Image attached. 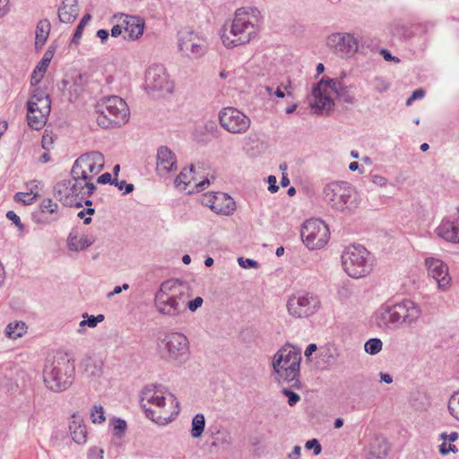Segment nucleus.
I'll list each match as a JSON object with an SVG mask.
<instances>
[{
    "instance_id": "obj_1",
    "label": "nucleus",
    "mask_w": 459,
    "mask_h": 459,
    "mask_svg": "<svg viewBox=\"0 0 459 459\" xmlns=\"http://www.w3.org/2000/svg\"><path fill=\"white\" fill-rule=\"evenodd\" d=\"M187 289L179 280L165 281L154 296L157 311L164 316H177L186 311Z\"/></svg>"
},
{
    "instance_id": "obj_2",
    "label": "nucleus",
    "mask_w": 459,
    "mask_h": 459,
    "mask_svg": "<svg viewBox=\"0 0 459 459\" xmlns=\"http://www.w3.org/2000/svg\"><path fill=\"white\" fill-rule=\"evenodd\" d=\"M74 369V361L67 353L56 352L46 359L43 370L46 386L54 392L67 389L73 383Z\"/></svg>"
},
{
    "instance_id": "obj_3",
    "label": "nucleus",
    "mask_w": 459,
    "mask_h": 459,
    "mask_svg": "<svg viewBox=\"0 0 459 459\" xmlns=\"http://www.w3.org/2000/svg\"><path fill=\"white\" fill-rule=\"evenodd\" d=\"M420 307L410 299L392 306L383 307L377 314V324L379 327L396 330L402 325H411L421 316Z\"/></svg>"
},
{
    "instance_id": "obj_4",
    "label": "nucleus",
    "mask_w": 459,
    "mask_h": 459,
    "mask_svg": "<svg viewBox=\"0 0 459 459\" xmlns=\"http://www.w3.org/2000/svg\"><path fill=\"white\" fill-rule=\"evenodd\" d=\"M301 350L290 344L281 347L274 355L273 367L280 379L287 382L290 387L299 388Z\"/></svg>"
},
{
    "instance_id": "obj_5",
    "label": "nucleus",
    "mask_w": 459,
    "mask_h": 459,
    "mask_svg": "<svg viewBox=\"0 0 459 459\" xmlns=\"http://www.w3.org/2000/svg\"><path fill=\"white\" fill-rule=\"evenodd\" d=\"M96 122L101 128L120 127L129 120V108L126 102L118 96L102 98L96 105Z\"/></svg>"
},
{
    "instance_id": "obj_6",
    "label": "nucleus",
    "mask_w": 459,
    "mask_h": 459,
    "mask_svg": "<svg viewBox=\"0 0 459 459\" xmlns=\"http://www.w3.org/2000/svg\"><path fill=\"white\" fill-rule=\"evenodd\" d=\"M258 31L257 26L249 21L247 13L240 9L236 11L232 22L225 23L221 30V38L227 48L248 43Z\"/></svg>"
},
{
    "instance_id": "obj_7",
    "label": "nucleus",
    "mask_w": 459,
    "mask_h": 459,
    "mask_svg": "<svg viewBox=\"0 0 459 459\" xmlns=\"http://www.w3.org/2000/svg\"><path fill=\"white\" fill-rule=\"evenodd\" d=\"M323 199L333 210L340 212L354 210L359 204L358 193L345 181L326 184L323 189Z\"/></svg>"
},
{
    "instance_id": "obj_8",
    "label": "nucleus",
    "mask_w": 459,
    "mask_h": 459,
    "mask_svg": "<svg viewBox=\"0 0 459 459\" xmlns=\"http://www.w3.org/2000/svg\"><path fill=\"white\" fill-rule=\"evenodd\" d=\"M342 264L349 276L358 279L367 276L372 271L373 257L363 246L351 245L342 255Z\"/></svg>"
},
{
    "instance_id": "obj_9",
    "label": "nucleus",
    "mask_w": 459,
    "mask_h": 459,
    "mask_svg": "<svg viewBox=\"0 0 459 459\" xmlns=\"http://www.w3.org/2000/svg\"><path fill=\"white\" fill-rule=\"evenodd\" d=\"M189 355V341L185 334L172 332L164 335L160 346V356L164 360L181 366L188 360Z\"/></svg>"
},
{
    "instance_id": "obj_10",
    "label": "nucleus",
    "mask_w": 459,
    "mask_h": 459,
    "mask_svg": "<svg viewBox=\"0 0 459 459\" xmlns=\"http://www.w3.org/2000/svg\"><path fill=\"white\" fill-rule=\"evenodd\" d=\"M104 156L101 152L93 151L82 154L74 161L71 176L74 178H81L83 181L91 180L104 168Z\"/></svg>"
},
{
    "instance_id": "obj_11",
    "label": "nucleus",
    "mask_w": 459,
    "mask_h": 459,
    "mask_svg": "<svg viewBox=\"0 0 459 459\" xmlns=\"http://www.w3.org/2000/svg\"><path fill=\"white\" fill-rule=\"evenodd\" d=\"M300 236L303 243L309 249H319L328 242L330 231L323 221L308 220L303 224Z\"/></svg>"
},
{
    "instance_id": "obj_12",
    "label": "nucleus",
    "mask_w": 459,
    "mask_h": 459,
    "mask_svg": "<svg viewBox=\"0 0 459 459\" xmlns=\"http://www.w3.org/2000/svg\"><path fill=\"white\" fill-rule=\"evenodd\" d=\"M287 308L289 314L296 318L308 317L320 308V300L311 293H298L290 297Z\"/></svg>"
},
{
    "instance_id": "obj_13",
    "label": "nucleus",
    "mask_w": 459,
    "mask_h": 459,
    "mask_svg": "<svg viewBox=\"0 0 459 459\" xmlns=\"http://www.w3.org/2000/svg\"><path fill=\"white\" fill-rule=\"evenodd\" d=\"M145 89L149 93H170L173 84L169 79L166 68L161 65H152L145 74Z\"/></svg>"
},
{
    "instance_id": "obj_14",
    "label": "nucleus",
    "mask_w": 459,
    "mask_h": 459,
    "mask_svg": "<svg viewBox=\"0 0 459 459\" xmlns=\"http://www.w3.org/2000/svg\"><path fill=\"white\" fill-rule=\"evenodd\" d=\"M220 125L231 134H243L250 126V119L238 109L227 107L219 113Z\"/></svg>"
},
{
    "instance_id": "obj_15",
    "label": "nucleus",
    "mask_w": 459,
    "mask_h": 459,
    "mask_svg": "<svg viewBox=\"0 0 459 459\" xmlns=\"http://www.w3.org/2000/svg\"><path fill=\"white\" fill-rule=\"evenodd\" d=\"M178 48L183 55L192 58H199L207 50L204 39L191 30L181 31L178 36Z\"/></svg>"
},
{
    "instance_id": "obj_16",
    "label": "nucleus",
    "mask_w": 459,
    "mask_h": 459,
    "mask_svg": "<svg viewBox=\"0 0 459 459\" xmlns=\"http://www.w3.org/2000/svg\"><path fill=\"white\" fill-rule=\"evenodd\" d=\"M327 46L341 57H348L358 51V41L350 33L336 32L328 36Z\"/></svg>"
},
{
    "instance_id": "obj_17",
    "label": "nucleus",
    "mask_w": 459,
    "mask_h": 459,
    "mask_svg": "<svg viewBox=\"0 0 459 459\" xmlns=\"http://www.w3.org/2000/svg\"><path fill=\"white\" fill-rule=\"evenodd\" d=\"M76 191V186H72L71 180H63L55 186L54 195L65 206L80 208L82 206V204L77 198Z\"/></svg>"
},
{
    "instance_id": "obj_18",
    "label": "nucleus",
    "mask_w": 459,
    "mask_h": 459,
    "mask_svg": "<svg viewBox=\"0 0 459 459\" xmlns=\"http://www.w3.org/2000/svg\"><path fill=\"white\" fill-rule=\"evenodd\" d=\"M177 398L162 385L149 384L144 385L139 393L140 402H165L174 401Z\"/></svg>"
},
{
    "instance_id": "obj_19",
    "label": "nucleus",
    "mask_w": 459,
    "mask_h": 459,
    "mask_svg": "<svg viewBox=\"0 0 459 459\" xmlns=\"http://www.w3.org/2000/svg\"><path fill=\"white\" fill-rule=\"evenodd\" d=\"M426 265L429 274L437 281L438 288L445 290L450 282L446 264L438 259L430 257L426 259Z\"/></svg>"
},
{
    "instance_id": "obj_20",
    "label": "nucleus",
    "mask_w": 459,
    "mask_h": 459,
    "mask_svg": "<svg viewBox=\"0 0 459 459\" xmlns=\"http://www.w3.org/2000/svg\"><path fill=\"white\" fill-rule=\"evenodd\" d=\"M209 203L210 208L218 214L230 215L236 210L234 200L225 193H216Z\"/></svg>"
},
{
    "instance_id": "obj_21",
    "label": "nucleus",
    "mask_w": 459,
    "mask_h": 459,
    "mask_svg": "<svg viewBox=\"0 0 459 459\" xmlns=\"http://www.w3.org/2000/svg\"><path fill=\"white\" fill-rule=\"evenodd\" d=\"M177 169L175 154L167 146H160L157 152V170L160 174H167Z\"/></svg>"
},
{
    "instance_id": "obj_22",
    "label": "nucleus",
    "mask_w": 459,
    "mask_h": 459,
    "mask_svg": "<svg viewBox=\"0 0 459 459\" xmlns=\"http://www.w3.org/2000/svg\"><path fill=\"white\" fill-rule=\"evenodd\" d=\"M56 48L50 46L48 50L44 53L43 57L38 63L36 67L34 68L32 74L30 76V84L31 86L38 85L42 78L44 77L47 69L54 56Z\"/></svg>"
},
{
    "instance_id": "obj_23",
    "label": "nucleus",
    "mask_w": 459,
    "mask_h": 459,
    "mask_svg": "<svg viewBox=\"0 0 459 459\" xmlns=\"http://www.w3.org/2000/svg\"><path fill=\"white\" fill-rule=\"evenodd\" d=\"M437 235L446 241L459 243V219L456 222L443 220L437 228Z\"/></svg>"
},
{
    "instance_id": "obj_24",
    "label": "nucleus",
    "mask_w": 459,
    "mask_h": 459,
    "mask_svg": "<svg viewBox=\"0 0 459 459\" xmlns=\"http://www.w3.org/2000/svg\"><path fill=\"white\" fill-rule=\"evenodd\" d=\"M120 16L123 18L124 29L128 32L130 39H136L143 35L144 29L143 20L136 16L125 15L123 13H121Z\"/></svg>"
},
{
    "instance_id": "obj_25",
    "label": "nucleus",
    "mask_w": 459,
    "mask_h": 459,
    "mask_svg": "<svg viewBox=\"0 0 459 459\" xmlns=\"http://www.w3.org/2000/svg\"><path fill=\"white\" fill-rule=\"evenodd\" d=\"M78 14V0H64L58 8V19L64 23H72Z\"/></svg>"
},
{
    "instance_id": "obj_26",
    "label": "nucleus",
    "mask_w": 459,
    "mask_h": 459,
    "mask_svg": "<svg viewBox=\"0 0 459 459\" xmlns=\"http://www.w3.org/2000/svg\"><path fill=\"white\" fill-rule=\"evenodd\" d=\"M69 429L73 440L77 444H83L87 439L86 426L78 414L72 415V421L69 424Z\"/></svg>"
},
{
    "instance_id": "obj_27",
    "label": "nucleus",
    "mask_w": 459,
    "mask_h": 459,
    "mask_svg": "<svg viewBox=\"0 0 459 459\" xmlns=\"http://www.w3.org/2000/svg\"><path fill=\"white\" fill-rule=\"evenodd\" d=\"M34 105L36 103L27 102L28 125L34 130H39L45 126L48 116L38 111V107H34Z\"/></svg>"
},
{
    "instance_id": "obj_28",
    "label": "nucleus",
    "mask_w": 459,
    "mask_h": 459,
    "mask_svg": "<svg viewBox=\"0 0 459 459\" xmlns=\"http://www.w3.org/2000/svg\"><path fill=\"white\" fill-rule=\"evenodd\" d=\"M89 83V75L86 74H78L73 77V82L69 88V101H75L85 91Z\"/></svg>"
},
{
    "instance_id": "obj_29",
    "label": "nucleus",
    "mask_w": 459,
    "mask_h": 459,
    "mask_svg": "<svg viewBox=\"0 0 459 459\" xmlns=\"http://www.w3.org/2000/svg\"><path fill=\"white\" fill-rule=\"evenodd\" d=\"M152 404L154 405V409L147 408L146 405L143 404L145 415L152 421L157 423L158 425H166L174 420L175 417L173 413H170L169 416H161V410L166 405V403Z\"/></svg>"
},
{
    "instance_id": "obj_30",
    "label": "nucleus",
    "mask_w": 459,
    "mask_h": 459,
    "mask_svg": "<svg viewBox=\"0 0 459 459\" xmlns=\"http://www.w3.org/2000/svg\"><path fill=\"white\" fill-rule=\"evenodd\" d=\"M103 364V360L95 355L86 356L82 361L85 373L95 377H100L102 375Z\"/></svg>"
},
{
    "instance_id": "obj_31",
    "label": "nucleus",
    "mask_w": 459,
    "mask_h": 459,
    "mask_svg": "<svg viewBox=\"0 0 459 459\" xmlns=\"http://www.w3.org/2000/svg\"><path fill=\"white\" fill-rule=\"evenodd\" d=\"M93 242L94 239L92 238L84 235L79 238L78 231L75 230H73L67 238V246L72 251L83 250L91 246Z\"/></svg>"
},
{
    "instance_id": "obj_32",
    "label": "nucleus",
    "mask_w": 459,
    "mask_h": 459,
    "mask_svg": "<svg viewBox=\"0 0 459 459\" xmlns=\"http://www.w3.org/2000/svg\"><path fill=\"white\" fill-rule=\"evenodd\" d=\"M314 101L310 102V107L315 109L316 114L321 113L325 110L327 113L332 110L334 103L330 96L325 91H321L320 95L312 94Z\"/></svg>"
},
{
    "instance_id": "obj_33",
    "label": "nucleus",
    "mask_w": 459,
    "mask_h": 459,
    "mask_svg": "<svg viewBox=\"0 0 459 459\" xmlns=\"http://www.w3.org/2000/svg\"><path fill=\"white\" fill-rule=\"evenodd\" d=\"M50 22L48 20H40L36 27L35 48L38 50L43 47L50 32Z\"/></svg>"
},
{
    "instance_id": "obj_34",
    "label": "nucleus",
    "mask_w": 459,
    "mask_h": 459,
    "mask_svg": "<svg viewBox=\"0 0 459 459\" xmlns=\"http://www.w3.org/2000/svg\"><path fill=\"white\" fill-rule=\"evenodd\" d=\"M27 331V325L22 321L10 323L5 328V334L11 339L22 337Z\"/></svg>"
},
{
    "instance_id": "obj_35",
    "label": "nucleus",
    "mask_w": 459,
    "mask_h": 459,
    "mask_svg": "<svg viewBox=\"0 0 459 459\" xmlns=\"http://www.w3.org/2000/svg\"><path fill=\"white\" fill-rule=\"evenodd\" d=\"M195 167L191 165L189 168H185L175 179L176 186H182V189L186 190V186L194 180Z\"/></svg>"
},
{
    "instance_id": "obj_36",
    "label": "nucleus",
    "mask_w": 459,
    "mask_h": 459,
    "mask_svg": "<svg viewBox=\"0 0 459 459\" xmlns=\"http://www.w3.org/2000/svg\"><path fill=\"white\" fill-rule=\"evenodd\" d=\"M341 85V82L335 79H331L329 77L324 76L316 84L313 86L312 94H316L317 96L321 94L322 86H326L331 89L333 92L337 91L338 86Z\"/></svg>"
},
{
    "instance_id": "obj_37",
    "label": "nucleus",
    "mask_w": 459,
    "mask_h": 459,
    "mask_svg": "<svg viewBox=\"0 0 459 459\" xmlns=\"http://www.w3.org/2000/svg\"><path fill=\"white\" fill-rule=\"evenodd\" d=\"M205 427V419L204 414L197 413L192 420L191 424V436L194 438H198L202 436Z\"/></svg>"
},
{
    "instance_id": "obj_38",
    "label": "nucleus",
    "mask_w": 459,
    "mask_h": 459,
    "mask_svg": "<svg viewBox=\"0 0 459 459\" xmlns=\"http://www.w3.org/2000/svg\"><path fill=\"white\" fill-rule=\"evenodd\" d=\"M110 426L113 428V436L117 438H122L127 429V423L121 418L113 417L109 420Z\"/></svg>"
},
{
    "instance_id": "obj_39",
    "label": "nucleus",
    "mask_w": 459,
    "mask_h": 459,
    "mask_svg": "<svg viewBox=\"0 0 459 459\" xmlns=\"http://www.w3.org/2000/svg\"><path fill=\"white\" fill-rule=\"evenodd\" d=\"M383 342L378 338H371L365 342V351L370 355H376L382 350Z\"/></svg>"
},
{
    "instance_id": "obj_40",
    "label": "nucleus",
    "mask_w": 459,
    "mask_h": 459,
    "mask_svg": "<svg viewBox=\"0 0 459 459\" xmlns=\"http://www.w3.org/2000/svg\"><path fill=\"white\" fill-rule=\"evenodd\" d=\"M336 99L342 102L352 104L354 102V96L350 92L348 87L340 85L338 86L337 91L334 92Z\"/></svg>"
},
{
    "instance_id": "obj_41",
    "label": "nucleus",
    "mask_w": 459,
    "mask_h": 459,
    "mask_svg": "<svg viewBox=\"0 0 459 459\" xmlns=\"http://www.w3.org/2000/svg\"><path fill=\"white\" fill-rule=\"evenodd\" d=\"M91 15L90 13H86L80 21L78 25L76 26L74 37L72 39V43L77 45L79 43L80 39L82 38L83 30L86 24L91 21Z\"/></svg>"
},
{
    "instance_id": "obj_42",
    "label": "nucleus",
    "mask_w": 459,
    "mask_h": 459,
    "mask_svg": "<svg viewBox=\"0 0 459 459\" xmlns=\"http://www.w3.org/2000/svg\"><path fill=\"white\" fill-rule=\"evenodd\" d=\"M33 190L30 189V193L18 192L14 195V201L17 203H22L24 205H30L33 204L39 195L36 193L33 195Z\"/></svg>"
},
{
    "instance_id": "obj_43",
    "label": "nucleus",
    "mask_w": 459,
    "mask_h": 459,
    "mask_svg": "<svg viewBox=\"0 0 459 459\" xmlns=\"http://www.w3.org/2000/svg\"><path fill=\"white\" fill-rule=\"evenodd\" d=\"M58 205L54 203L51 199H44L40 204V211L42 213L48 212L50 214L56 213Z\"/></svg>"
},
{
    "instance_id": "obj_44",
    "label": "nucleus",
    "mask_w": 459,
    "mask_h": 459,
    "mask_svg": "<svg viewBox=\"0 0 459 459\" xmlns=\"http://www.w3.org/2000/svg\"><path fill=\"white\" fill-rule=\"evenodd\" d=\"M91 418L93 423H102L105 420L103 407L101 405H94Z\"/></svg>"
},
{
    "instance_id": "obj_45",
    "label": "nucleus",
    "mask_w": 459,
    "mask_h": 459,
    "mask_svg": "<svg viewBox=\"0 0 459 459\" xmlns=\"http://www.w3.org/2000/svg\"><path fill=\"white\" fill-rule=\"evenodd\" d=\"M49 95L44 90L38 88L34 90L33 94L31 95V98L29 100L28 102L36 103V105H34V107H36L37 105H39V101H40L41 99H47Z\"/></svg>"
},
{
    "instance_id": "obj_46",
    "label": "nucleus",
    "mask_w": 459,
    "mask_h": 459,
    "mask_svg": "<svg viewBox=\"0 0 459 459\" xmlns=\"http://www.w3.org/2000/svg\"><path fill=\"white\" fill-rule=\"evenodd\" d=\"M305 447L307 450L313 449L315 455H318L322 452V446L316 438L307 440L305 444Z\"/></svg>"
},
{
    "instance_id": "obj_47",
    "label": "nucleus",
    "mask_w": 459,
    "mask_h": 459,
    "mask_svg": "<svg viewBox=\"0 0 459 459\" xmlns=\"http://www.w3.org/2000/svg\"><path fill=\"white\" fill-rule=\"evenodd\" d=\"M36 107H38V111L48 116L51 110L50 98L48 97L47 99H41V100L39 101V105H37Z\"/></svg>"
},
{
    "instance_id": "obj_48",
    "label": "nucleus",
    "mask_w": 459,
    "mask_h": 459,
    "mask_svg": "<svg viewBox=\"0 0 459 459\" xmlns=\"http://www.w3.org/2000/svg\"><path fill=\"white\" fill-rule=\"evenodd\" d=\"M83 318L87 320V326L95 327L99 323L104 320V316L100 314L98 316H89L87 313L82 315Z\"/></svg>"
},
{
    "instance_id": "obj_49",
    "label": "nucleus",
    "mask_w": 459,
    "mask_h": 459,
    "mask_svg": "<svg viewBox=\"0 0 459 459\" xmlns=\"http://www.w3.org/2000/svg\"><path fill=\"white\" fill-rule=\"evenodd\" d=\"M72 181V186H76V196L77 198L80 200L79 201H82L83 198H84V189H85V186H84V184L82 185V181H83L82 179L81 178H72V179H70Z\"/></svg>"
},
{
    "instance_id": "obj_50",
    "label": "nucleus",
    "mask_w": 459,
    "mask_h": 459,
    "mask_svg": "<svg viewBox=\"0 0 459 459\" xmlns=\"http://www.w3.org/2000/svg\"><path fill=\"white\" fill-rule=\"evenodd\" d=\"M238 264L242 268L249 269V268H258L259 267L258 262L254 259L239 257L238 259Z\"/></svg>"
},
{
    "instance_id": "obj_51",
    "label": "nucleus",
    "mask_w": 459,
    "mask_h": 459,
    "mask_svg": "<svg viewBox=\"0 0 459 459\" xmlns=\"http://www.w3.org/2000/svg\"><path fill=\"white\" fill-rule=\"evenodd\" d=\"M114 186H116L119 190L125 189L124 194H130L134 191V186L133 184H128L125 180L118 181L117 178H114Z\"/></svg>"
},
{
    "instance_id": "obj_52",
    "label": "nucleus",
    "mask_w": 459,
    "mask_h": 459,
    "mask_svg": "<svg viewBox=\"0 0 459 459\" xmlns=\"http://www.w3.org/2000/svg\"><path fill=\"white\" fill-rule=\"evenodd\" d=\"M204 303V299L201 297H196L195 299L187 301L186 304V308L187 307L190 311H196Z\"/></svg>"
},
{
    "instance_id": "obj_53",
    "label": "nucleus",
    "mask_w": 459,
    "mask_h": 459,
    "mask_svg": "<svg viewBox=\"0 0 459 459\" xmlns=\"http://www.w3.org/2000/svg\"><path fill=\"white\" fill-rule=\"evenodd\" d=\"M438 450L441 455H446L449 452L456 453L458 451V448L455 445H452V444L447 445L446 442L443 441V443L441 445H439Z\"/></svg>"
},
{
    "instance_id": "obj_54",
    "label": "nucleus",
    "mask_w": 459,
    "mask_h": 459,
    "mask_svg": "<svg viewBox=\"0 0 459 459\" xmlns=\"http://www.w3.org/2000/svg\"><path fill=\"white\" fill-rule=\"evenodd\" d=\"M104 450L97 446L91 447L88 452V459H103Z\"/></svg>"
},
{
    "instance_id": "obj_55",
    "label": "nucleus",
    "mask_w": 459,
    "mask_h": 459,
    "mask_svg": "<svg viewBox=\"0 0 459 459\" xmlns=\"http://www.w3.org/2000/svg\"><path fill=\"white\" fill-rule=\"evenodd\" d=\"M6 217L8 220L12 221L13 223L15 224L20 230H23L24 226L22 223L20 217L13 211L7 212Z\"/></svg>"
},
{
    "instance_id": "obj_56",
    "label": "nucleus",
    "mask_w": 459,
    "mask_h": 459,
    "mask_svg": "<svg viewBox=\"0 0 459 459\" xmlns=\"http://www.w3.org/2000/svg\"><path fill=\"white\" fill-rule=\"evenodd\" d=\"M374 83L376 90L379 92H384L389 88V84L381 77H376Z\"/></svg>"
},
{
    "instance_id": "obj_57",
    "label": "nucleus",
    "mask_w": 459,
    "mask_h": 459,
    "mask_svg": "<svg viewBox=\"0 0 459 459\" xmlns=\"http://www.w3.org/2000/svg\"><path fill=\"white\" fill-rule=\"evenodd\" d=\"M281 392L288 397V402H299V395L293 392L292 390L283 387L281 388Z\"/></svg>"
},
{
    "instance_id": "obj_58",
    "label": "nucleus",
    "mask_w": 459,
    "mask_h": 459,
    "mask_svg": "<svg viewBox=\"0 0 459 459\" xmlns=\"http://www.w3.org/2000/svg\"><path fill=\"white\" fill-rule=\"evenodd\" d=\"M267 182H268V190L272 194H274V193L278 192L279 186L276 184L277 183V178H276L275 176H273V175L269 176L267 178Z\"/></svg>"
},
{
    "instance_id": "obj_59",
    "label": "nucleus",
    "mask_w": 459,
    "mask_h": 459,
    "mask_svg": "<svg viewBox=\"0 0 459 459\" xmlns=\"http://www.w3.org/2000/svg\"><path fill=\"white\" fill-rule=\"evenodd\" d=\"M459 434L456 431H453L450 434H446V432H443L440 434V439H442L444 442L448 440L449 442H455L458 439Z\"/></svg>"
},
{
    "instance_id": "obj_60",
    "label": "nucleus",
    "mask_w": 459,
    "mask_h": 459,
    "mask_svg": "<svg viewBox=\"0 0 459 459\" xmlns=\"http://www.w3.org/2000/svg\"><path fill=\"white\" fill-rule=\"evenodd\" d=\"M113 182H114V179H112L111 174L108 173V172H106V173L100 175L97 178V183H99V184H110V185H114Z\"/></svg>"
},
{
    "instance_id": "obj_61",
    "label": "nucleus",
    "mask_w": 459,
    "mask_h": 459,
    "mask_svg": "<svg viewBox=\"0 0 459 459\" xmlns=\"http://www.w3.org/2000/svg\"><path fill=\"white\" fill-rule=\"evenodd\" d=\"M86 191H83L84 197H90L96 190V186L91 180L83 181Z\"/></svg>"
},
{
    "instance_id": "obj_62",
    "label": "nucleus",
    "mask_w": 459,
    "mask_h": 459,
    "mask_svg": "<svg viewBox=\"0 0 459 459\" xmlns=\"http://www.w3.org/2000/svg\"><path fill=\"white\" fill-rule=\"evenodd\" d=\"M380 55L384 57L385 61H394V63H399L400 59L396 56H394L389 50L385 48H382L380 50Z\"/></svg>"
},
{
    "instance_id": "obj_63",
    "label": "nucleus",
    "mask_w": 459,
    "mask_h": 459,
    "mask_svg": "<svg viewBox=\"0 0 459 459\" xmlns=\"http://www.w3.org/2000/svg\"><path fill=\"white\" fill-rule=\"evenodd\" d=\"M9 10V0H0V18L5 16Z\"/></svg>"
},
{
    "instance_id": "obj_64",
    "label": "nucleus",
    "mask_w": 459,
    "mask_h": 459,
    "mask_svg": "<svg viewBox=\"0 0 459 459\" xmlns=\"http://www.w3.org/2000/svg\"><path fill=\"white\" fill-rule=\"evenodd\" d=\"M450 414L459 420V403H447Z\"/></svg>"
}]
</instances>
